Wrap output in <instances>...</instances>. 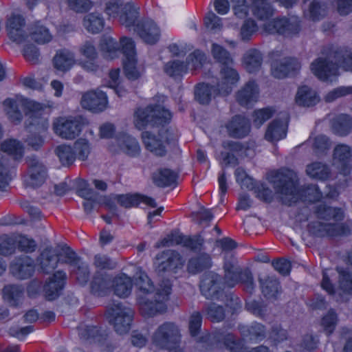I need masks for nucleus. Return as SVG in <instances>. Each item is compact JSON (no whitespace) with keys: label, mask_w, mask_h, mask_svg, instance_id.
Wrapping results in <instances>:
<instances>
[{"label":"nucleus","mask_w":352,"mask_h":352,"mask_svg":"<svg viewBox=\"0 0 352 352\" xmlns=\"http://www.w3.org/2000/svg\"><path fill=\"white\" fill-rule=\"evenodd\" d=\"M259 98V88L254 80L247 82L236 93V100L245 107L252 106Z\"/></svg>","instance_id":"26"},{"label":"nucleus","mask_w":352,"mask_h":352,"mask_svg":"<svg viewBox=\"0 0 352 352\" xmlns=\"http://www.w3.org/2000/svg\"><path fill=\"white\" fill-rule=\"evenodd\" d=\"M308 230L312 235L317 237L345 235L349 232V228L343 224L326 223L320 221L311 222L308 225Z\"/></svg>","instance_id":"20"},{"label":"nucleus","mask_w":352,"mask_h":352,"mask_svg":"<svg viewBox=\"0 0 352 352\" xmlns=\"http://www.w3.org/2000/svg\"><path fill=\"white\" fill-rule=\"evenodd\" d=\"M339 274V289L346 294H352V272L348 268L337 267Z\"/></svg>","instance_id":"56"},{"label":"nucleus","mask_w":352,"mask_h":352,"mask_svg":"<svg viewBox=\"0 0 352 352\" xmlns=\"http://www.w3.org/2000/svg\"><path fill=\"white\" fill-rule=\"evenodd\" d=\"M6 28L11 41L19 45H25L29 35L22 15L13 13L7 19Z\"/></svg>","instance_id":"16"},{"label":"nucleus","mask_w":352,"mask_h":352,"mask_svg":"<svg viewBox=\"0 0 352 352\" xmlns=\"http://www.w3.org/2000/svg\"><path fill=\"white\" fill-rule=\"evenodd\" d=\"M179 171V169L174 170L168 168H159L152 174L153 182L160 188L175 185Z\"/></svg>","instance_id":"29"},{"label":"nucleus","mask_w":352,"mask_h":352,"mask_svg":"<svg viewBox=\"0 0 352 352\" xmlns=\"http://www.w3.org/2000/svg\"><path fill=\"white\" fill-rule=\"evenodd\" d=\"M105 12L110 18L118 17L126 28L133 27L139 17V8L131 1L124 5L122 0H109L106 3Z\"/></svg>","instance_id":"8"},{"label":"nucleus","mask_w":352,"mask_h":352,"mask_svg":"<svg viewBox=\"0 0 352 352\" xmlns=\"http://www.w3.org/2000/svg\"><path fill=\"white\" fill-rule=\"evenodd\" d=\"M339 67L352 72V52L346 48H327L310 66L312 73L319 80L330 82L337 80Z\"/></svg>","instance_id":"4"},{"label":"nucleus","mask_w":352,"mask_h":352,"mask_svg":"<svg viewBox=\"0 0 352 352\" xmlns=\"http://www.w3.org/2000/svg\"><path fill=\"white\" fill-rule=\"evenodd\" d=\"M123 54V69L125 76L131 80L138 78L143 72V67L138 63L134 41L126 36L121 38Z\"/></svg>","instance_id":"11"},{"label":"nucleus","mask_w":352,"mask_h":352,"mask_svg":"<svg viewBox=\"0 0 352 352\" xmlns=\"http://www.w3.org/2000/svg\"><path fill=\"white\" fill-rule=\"evenodd\" d=\"M238 329L242 337L250 341H261L266 336L265 326L258 322L251 325L239 324Z\"/></svg>","instance_id":"35"},{"label":"nucleus","mask_w":352,"mask_h":352,"mask_svg":"<svg viewBox=\"0 0 352 352\" xmlns=\"http://www.w3.org/2000/svg\"><path fill=\"white\" fill-rule=\"evenodd\" d=\"M82 129V119L78 116H60L53 122L54 133L66 140L76 138L80 133Z\"/></svg>","instance_id":"14"},{"label":"nucleus","mask_w":352,"mask_h":352,"mask_svg":"<svg viewBox=\"0 0 352 352\" xmlns=\"http://www.w3.org/2000/svg\"><path fill=\"white\" fill-rule=\"evenodd\" d=\"M268 180L276 192L284 196L283 201L288 206H292L299 200L314 202L322 197L315 184H307L298 188V176L294 170L289 168H281L271 172L268 175Z\"/></svg>","instance_id":"3"},{"label":"nucleus","mask_w":352,"mask_h":352,"mask_svg":"<svg viewBox=\"0 0 352 352\" xmlns=\"http://www.w3.org/2000/svg\"><path fill=\"white\" fill-rule=\"evenodd\" d=\"M352 128V119L346 114H340L336 116L331 123L333 132L338 135H346Z\"/></svg>","instance_id":"49"},{"label":"nucleus","mask_w":352,"mask_h":352,"mask_svg":"<svg viewBox=\"0 0 352 352\" xmlns=\"http://www.w3.org/2000/svg\"><path fill=\"white\" fill-rule=\"evenodd\" d=\"M10 272L18 279H27L32 276L34 272V262L25 255L16 257L10 263Z\"/></svg>","instance_id":"22"},{"label":"nucleus","mask_w":352,"mask_h":352,"mask_svg":"<svg viewBox=\"0 0 352 352\" xmlns=\"http://www.w3.org/2000/svg\"><path fill=\"white\" fill-rule=\"evenodd\" d=\"M164 71L168 76L176 78L184 75L188 70L186 63L175 60L169 61L165 65Z\"/></svg>","instance_id":"58"},{"label":"nucleus","mask_w":352,"mask_h":352,"mask_svg":"<svg viewBox=\"0 0 352 352\" xmlns=\"http://www.w3.org/2000/svg\"><path fill=\"white\" fill-rule=\"evenodd\" d=\"M211 52L213 58L223 65L221 70L224 67H230L228 65L232 63V59L230 53L224 47L217 43H212Z\"/></svg>","instance_id":"57"},{"label":"nucleus","mask_w":352,"mask_h":352,"mask_svg":"<svg viewBox=\"0 0 352 352\" xmlns=\"http://www.w3.org/2000/svg\"><path fill=\"white\" fill-rule=\"evenodd\" d=\"M241 283L246 292L252 294L254 289L253 276L249 269L242 270L240 268L237 284Z\"/></svg>","instance_id":"62"},{"label":"nucleus","mask_w":352,"mask_h":352,"mask_svg":"<svg viewBox=\"0 0 352 352\" xmlns=\"http://www.w3.org/2000/svg\"><path fill=\"white\" fill-rule=\"evenodd\" d=\"M203 311L206 314L207 318L212 322H222L226 318L224 307L215 302L206 305Z\"/></svg>","instance_id":"53"},{"label":"nucleus","mask_w":352,"mask_h":352,"mask_svg":"<svg viewBox=\"0 0 352 352\" xmlns=\"http://www.w3.org/2000/svg\"><path fill=\"white\" fill-rule=\"evenodd\" d=\"M93 265L99 270H111L117 266V263L105 254H96L94 258Z\"/></svg>","instance_id":"64"},{"label":"nucleus","mask_w":352,"mask_h":352,"mask_svg":"<svg viewBox=\"0 0 352 352\" xmlns=\"http://www.w3.org/2000/svg\"><path fill=\"white\" fill-rule=\"evenodd\" d=\"M208 146L214 148L213 151H219L220 154H233L234 153L239 152L243 154L245 153V151H243L244 147L240 142L230 140H225L221 145H219L210 138Z\"/></svg>","instance_id":"47"},{"label":"nucleus","mask_w":352,"mask_h":352,"mask_svg":"<svg viewBox=\"0 0 352 352\" xmlns=\"http://www.w3.org/2000/svg\"><path fill=\"white\" fill-rule=\"evenodd\" d=\"M29 36L38 44L47 43L52 39L49 30L43 25L36 24L31 31H28Z\"/></svg>","instance_id":"54"},{"label":"nucleus","mask_w":352,"mask_h":352,"mask_svg":"<svg viewBox=\"0 0 352 352\" xmlns=\"http://www.w3.org/2000/svg\"><path fill=\"white\" fill-rule=\"evenodd\" d=\"M332 146L329 138L325 135H318L314 139H309L298 146L299 152L314 154H326Z\"/></svg>","instance_id":"24"},{"label":"nucleus","mask_w":352,"mask_h":352,"mask_svg":"<svg viewBox=\"0 0 352 352\" xmlns=\"http://www.w3.org/2000/svg\"><path fill=\"white\" fill-rule=\"evenodd\" d=\"M258 30V25L252 19H248L243 23L240 29V37L242 41H249Z\"/></svg>","instance_id":"63"},{"label":"nucleus","mask_w":352,"mask_h":352,"mask_svg":"<svg viewBox=\"0 0 352 352\" xmlns=\"http://www.w3.org/2000/svg\"><path fill=\"white\" fill-rule=\"evenodd\" d=\"M133 311L122 303L113 302L107 311V317L115 331L119 334L129 331L133 317Z\"/></svg>","instance_id":"12"},{"label":"nucleus","mask_w":352,"mask_h":352,"mask_svg":"<svg viewBox=\"0 0 352 352\" xmlns=\"http://www.w3.org/2000/svg\"><path fill=\"white\" fill-rule=\"evenodd\" d=\"M199 287L206 298L219 299L224 289V283L220 275L209 272L204 274Z\"/></svg>","instance_id":"17"},{"label":"nucleus","mask_w":352,"mask_h":352,"mask_svg":"<svg viewBox=\"0 0 352 352\" xmlns=\"http://www.w3.org/2000/svg\"><path fill=\"white\" fill-rule=\"evenodd\" d=\"M351 155H333V165L338 170L340 173L344 175H347L351 172Z\"/></svg>","instance_id":"61"},{"label":"nucleus","mask_w":352,"mask_h":352,"mask_svg":"<svg viewBox=\"0 0 352 352\" xmlns=\"http://www.w3.org/2000/svg\"><path fill=\"white\" fill-rule=\"evenodd\" d=\"M172 113L161 104H149L146 108H138L134 113V124L139 130L151 125H162L168 123Z\"/></svg>","instance_id":"6"},{"label":"nucleus","mask_w":352,"mask_h":352,"mask_svg":"<svg viewBox=\"0 0 352 352\" xmlns=\"http://www.w3.org/2000/svg\"><path fill=\"white\" fill-rule=\"evenodd\" d=\"M222 328L212 333H204L196 340L195 349L199 352H210L221 344Z\"/></svg>","instance_id":"31"},{"label":"nucleus","mask_w":352,"mask_h":352,"mask_svg":"<svg viewBox=\"0 0 352 352\" xmlns=\"http://www.w3.org/2000/svg\"><path fill=\"white\" fill-rule=\"evenodd\" d=\"M3 105L7 116L13 122H20L22 120V113L19 107L23 108L28 116L29 127L34 126L38 132V135L28 138L27 142L35 150L40 147L43 142L41 133L45 132L49 126L48 109L52 107V102L41 103L16 95L14 98L6 99Z\"/></svg>","instance_id":"2"},{"label":"nucleus","mask_w":352,"mask_h":352,"mask_svg":"<svg viewBox=\"0 0 352 352\" xmlns=\"http://www.w3.org/2000/svg\"><path fill=\"white\" fill-rule=\"evenodd\" d=\"M263 30L268 34L293 36L301 30L300 20L296 15L274 18L263 24Z\"/></svg>","instance_id":"9"},{"label":"nucleus","mask_w":352,"mask_h":352,"mask_svg":"<svg viewBox=\"0 0 352 352\" xmlns=\"http://www.w3.org/2000/svg\"><path fill=\"white\" fill-rule=\"evenodd\" d=\"M223 269L225 272L224 285L226 284L230 287H234L237 284L240 267L232 255L226 256Z\"/></svg>","instance_id":"34"},{"label":"nucleus","mask_w":352,"mask_h":352,"mask_svg":"<svg viewBox=\"0 0 352 352\" xmlns=\"http://www.w3.org/2000/svg\"><path fill=\"white\" fill-rule=\"evenodd\" d=\"M295 100L300 106L311 107L319 102L320 98L316 91L304 85L298 89Z\"/></svg>","instance_id":"38"},{"label":"nucleus","mask_w":352,"mask_h":352,"mask_svg":"<svg viewBox=\"0 0 352 352\" xmlns=\"http://www.w3.org/2000/svg\"><path fill=\"white\" fill-rule=\"evenodd\" d=\"M66 280V274L63 271H57L49 278L43 286L45 298L53 300L60 295Z\"/></svg>","instance_id":"25"},{"label":"nucleus","mask_w":352,"mask_h":352,"mask_svg":"<svg viewBox=\"0 0 352 352\" xmlns=\"http://www.w3.org/2000/svg\"><path fill=\"white\" fill-rule=\"evenodd\" d=\"M263 294L267 298H276L279 291V282L274 276L259 278Z\"/></svg>","instance_id":"51"},{"label":"nucleus","mask_w":352,"mask_h":352,"mask_svg":"<svg viewBox=\"0 0 352 352\" xmlns=\"http://www.w3.org/2000/svg\"><path fill=\"white\" fill-rule=\"evenodd\" d=\"M3 294L10 306L17 307L23 297V287L18 285H8L3 289Z\"/></svg>","instance_id":"45"},{"label":"nucleus","mask_w":352,"mask_h":352,"mask_svg":"<svg viewBox=\"0 0 352 352\" xmlns=\"http://www.w3.org/2000/svg\"><path fill=\"white\" fill-rule=\"evenodd\" d=\"M272 75L276 78H283L295 74L300 68L298 61L294 58L283 56L278 51L272 54Z\"/></svg>","instance_id":"15"},{"label":"nucleus","mask_w":352,"mask_h":352,"mask_svg":"<svg viewBox=\"0 0 352 352\" xmlns=\"http://www.w3.org/2000/svg\"><path fill=\"white\" fill-rule=\"evenodd\" d=\"M113 278L110 274L97 272L91 282V292L98 296L107 295L111 289Z\"/></svg>","instance_id":"28"},{"label":"nucleus","mask_w":352,"mask_h":352,"mask_svg":"<svg viewBox=\"0 0 352 352\" xmlns=\"http://www.w3.org/2000/svg\"><path fill=\"white\" fill-rule=\"evenodd\" d=\"M72 274L75 276L79 284L84 285L89 279L90 271L89 266L87 263L81 261L76 267H74Z\"/></svg>","instance_id":"60"},{"label":"nucleus","mask_w":352,"mask_h":352,"mask_svg":"<svg viewBox=\"0 0 352 352\" xmlns=\"http://www.w3.org/2000/svg\"><path fill=\"white\" fill-rule=\"evenodd\" d=\"M250 1L252 3V14L258 20L265 21L274 15L275 9L269 0Z\"/></svg>","instance_id":"39"},{"label":"nucleus","mask_w":352,"mask_h":352,"mask_svg":"<svg viewBox=\"0 0 352 352\" xmlns=\"http://www.w3.org/2000/svg\"><path fill=\"white\" fill-rule=\"evenodd\" d=\"M287 118L286 116L280 120H274L270 124L265 133V139L268 141H278L287 135Z\"/></svg>","instance_id":"33"},{"label":"nucleus","mask_w":352,"mask_h":352,"mask_svg":"<svg viewBox=\"0 0 352 352\" xmlns=\"http://www.w3.org/2000/svg\"><path fill=\"white\" fill-rule=\"evenodd\" d=\"M1 150L6 154H23L24 145L16 139H7L1 144Z\"/></svg>","instance_id":"59"},{"label":"nucleus","mask_w":352,"mask_h":352,"mask_svg":"<svg viewBox=\"0 0 352 352\" xmlns=\"http://www.w3.org/2000/svg\"><path fill=\"white\" fill-rule=\"evenodd\" d=\"M225 128L228 135L234 138H243L249 135L251 130L249 120L240 115L233 116L225 124Z\"/></svg>","instance_id":"23"},{"label":"nucleus","mask_w":352,"mask_h":352,"mask_svg":"<svg viewBox=\"0 0 352 352\" xmlns=\"http://www.w3.org/2000/svg\"><path fill=\"white\" fill-rule=\"evenodd\" d=\"M178 327L173 322H166L161 324L153 336V344L162 349L170 351L176 349L179 342Z\"/></svg>","instance_id":"13"},{"label":"nucleus","mask_w":352,"mask_h":352,"mask_svg":"<svg viewBox=\"0 0 352 352\" xmlns=\"http://www.w3.org/2000/svg\"><path fill=\"white\" fill-rule=\"evenodd\" d=\"M23 155H0V190H3L11 180L10 169L22 160Z\"/></svg>","instance_id":"27"},{"label":"nucleus","mask_w":352,"mask_h":352,"mask_svg":"<svg viewBox=\"0 0 352 352\" xmlns=\"http://www.w3.org/2000/svg\"><path fill=\"white\" fill-rule=\"evenodd\" d=\"M79 52L85 59L78 60V65L87 72H96L99 69L98 52L92 41H87L80 47Z\"/></svg>","instance_id":"21"},{"label":"nucleus","mask_w":352,"mask_h":352,"mask_svg":"<svg viewBox=\"0 0 352 352\" xmlns=\"http://www.w3.org/2000/svg\"><path fill=\"white\" fill-rule=\"evenodd\" d=\"M116 199L120 206L126 208L137 206L140 202H143L152 208L157 207L154 199L138 194L116 195Z\"/></svg>","instance_id":"36"},{"label":"nucleus","mask_w":352,"mask_h":352,"mask_svg":"<svg viewBox=\"0 0 352 352\" xmlns=\"http://www.w3.org/2000/svg\"><path fill=\"white\" fill-rule=\"evenodd\" d=\"M314 212L318 218L327 221L333 219L340 221L344 219V212L341 208H333L324 204L316 206Z\"/></svg>","instance_id":"40"},{"label":"nucleus","mask_w":352,"mask_h":352,"mask_svg":"<svg viewBox=\"0 0 352 352\" xmlns=\"http://www.w3.org/2000/svg\"><path fill=\"white\" fill-rule=\"evenodd\" d=\"M221 344H223L230 352H245L243 342L225 328H222Z\"/></svg>","instance_id":"50"},{"label":"nucleus","mask_w":352,"mask_h":352,"mask_svg":"<svg viewBox=\"0 0 352 352\" xmlns=\"http://www.w3.org/2000/svg\"><path fill=\"white\" fill-rule=\"evenodd\" d=\"M327 6L320 0H313L304 10L305 16L316 21L322 19L327 14Z\"/></svg>","instance_id":"48"},{"label":"nucleus","mask_w":352,"mask_h":352,"mask_svg":"<svg viewBox=\"0 0 352 352\" xmlns=\"http://www.w3.org/2000/svg\"><path fill=\"white\" fill-rule=\"evenodd\" d=\"M306 172L311 177L327 180L331 175L329 167L321 162H314L307 166Z\"/></svg>","instance_id":"52"},{"label":"nucleus","mask_w":352,"mask_h":352,"mask_svg":"<svg viewBox=\"0 0 352 352\" xmlns=\"http://www.w3.org/2000/svg\"><path fill=\"white\" fill-rule=\"evenodd\" d=\"M83 26L87 32L91 34H98L104 28V18L100 13H89L85 15L83 19Z\"/></svg>","instance_id":"43"},{"label":"nucleus","mask_w":352,"mask_h":352,"mask_svg":"<svg viewBox=\"0 0 352 352\" xmlns=\"http://www.w3.org/2000/svg\"><path fill=\"white\" fill-rule=\"evenodd\" d=\"M78 64L75 54L67 49L59 50L53 58L54 68L61 72H67Z\"/></svg>","instance_id":"30"},{"label":"nucleus","mask_w":352,"mask_h":352,"mask_svg":"<svg viewBox=\"0 0 352 352\" xmlns=\"http://www.w3.org/2000/svg\"><path fill=\"white\" fill-rule=\"evenodd\" d=\"M127 28L136 32L140 38L147 44L156 43L161 36L159 26L151 19L139 21L138 17L134 25Z\"/></svg>","instance_id":"18"},{"label":"nucleus","mask_w":352,"mask_h":352,"mask_svg":"<svg viewBox=\"0 0 352 352\" xmlns=\"http://www.w3.org/2000/svg\"><path fill=\"white\" fill-rule=\"evenodd\" d=\"M115 126L111 123H104L100 127V135L102 138H111L113 144L110 146V151L123 152L127 154H138L140 147L137 140L132 136L122 133L114 136Z\"/></svg>","instance_id":"7"},{"label":"nucleus","mask_w":352,"mask_h":352,"mask_svg":"<svg viewBox=\"0 0 352 352\" xmlns=\"http://www.w3.org/2000/svg\"><path fill=\"white\" fill-rule=\"evenodd\" d=\"M160 261L155 271L158 276V287L155 293L148 296H139L138 300L140 309L144 316L152 317L165 309L164 300L170 294L172 284L169 274L176 273V270L182 267V256L175 250H166L156 256Z\"/></svg>","instance_id":"1"},{"label":"nucleus","mask_w":352,"mask_h":352,"mask_svg":"<svg viewBox=\"0 0 352 352\" xmlns=\"http://www.w3.org/2000/svg\"><path fill=\"white\" fill-rule=\"evenodd\" d=\"M144 144L146 148L151 152H156L155 154H162L164 151V144L162 140L157 138L149 131H144L142 134Z\"/></svg>","instance_id":"55"},{"label":"nucleus","mask_w":352,"mask_h":352,"mask_svg":"<svg viewBox=\"0 0 352 352\" xmlns=\"http://www.w3.org/2000/svg\"><path fill=\"white\" fill-rule=\"evenodd\" d=\"M262 60L261 52L256 49H250L245 54L243 62L247 72L254 73L260 69Z\"/></svg>","instance_id":"46"},{"label":"nucleus","mask_w":352,"mask_h":352,"mask_svg":"<svg viewBox=\"0 0 352 352\" xmlns=\"http://www.w3.org/2000/svg\"><path fill=\"white\" fill-rule=\"evenodd\" d=\"M239 73L232 67L223 68L219 74L216 85L200 83L195 90V97L200 104H208L217 96H226L231 93L239 80Z\"/></svg>","instance_id":"5"},{"label":"nucleus","mask_w":352,"mask_h":352,"mask_svg":"<svg viewBox=\"0 0 352 352\" xmlns=\"http://www.w3.org/2000/svg\"><path fill=\"white\" fill-rule=\"evenodd\" d=\"M132 286V280L125 274H122L113 279L112 287L114 294L119 297H127L131 292Z\"/></svg>","instance_id":"44"},{"label":"nucleus","mask_w":352,"mask_h":352,"mask_svg":"<svg viewBox=\"0 0 352 352\" xmlns=\"http://www.w3.org/2000/svg\"><path fill=\"white\" fill-rule=\"evenodd\" d=\"M38 261L43 272L50 274L57 267L60 259L51 249L45 248L40 254Z\"/></svg>","instance_id":"42"},{"label":"nucleus","mask_w":352,"mask_h":352,"mask_svg":"<svg viewBox=\"0 0 352 352\" xmlns=\"http://www.w3.org/2000/svg\"><path fill=\"white\" fill-rule=\"evenodd\" d=\"M25 162L27 165L25 186L34 189L41 187L48 178V168L45 163L36 155H27Z\"/></svg>","instance_id":"10"},{"label":"nucleus","mask_w":352,"mask_h":352,"mask_svg":"<svg viewBox=\"0 0 352 352\" xmlns=\"http://www.w3.org/2000/svg\"><path fill=\"white\" fill-rule=\"evenodd\" d=\"M108 103L107 94L99 89L85 93L80 100V104L83 109L94 113L104 111Z\"/></svg>","instance_id":"19"},{"label":"nucleus","mask_w":352,"mask_h":352,"mask_svg":"<svg viewBox=\"0 0 352 352\" xmlns=\"http://www.w3.org/2000/svg\"><path fill=\"white\" fill-rule=\"evenodd\" d=\"M135 285L138 287L139 296H148L153 295L155 293L157 289L155 288L151 279L147 274L142 271H140L134 276Z\"/></svg>","instance_id":"41"},{"label":"nucleus","mask_w":352,"mask_h":352,"mask_svg":"<svg viewBox=\"0 0 352 352\" xmlns=\"http://www.w3.org/2000/svg\"><path fill=\"white\" fill-rule=\"evenodd\" d=\"M100 52L105 59L113 60L122 54L121 40L120 43L109 35H104L99 44Z\"/></svg>","instance_id":"32"},{"label":"nucleus","mask_w":352,"mask_h":352,"mask_svg":"<svg viewBox=\"0 0 352 352\" xmlns=\"http://www.w3.org/2000/svg\"><path fill=\"white\" fill-rule=\"evenodd\" d=\"M212 265V262L210 255L202 252L189 259L187 268L189 273L195 274L210 269Z\"/></svg>","instance_id":"37"}]
</instances>
